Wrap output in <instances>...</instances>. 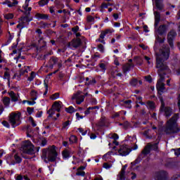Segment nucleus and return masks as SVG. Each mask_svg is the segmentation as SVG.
Wrapping results in <instances>:
<instances>
[{
	"label": "nucleus",
	"instance_id": "1",
	"mask_svg": "<svg viewBox=\"0 0 180 180\" xmlns=\"http://www.w3.org/2000/svg\"><path fill=\"white\" fill-rule=\"evenodd\" d=\"M169 47L167 45H163L162 49L159 51V53L156 54V68L158 69V73L160 77L156 84V88L159 92H164L165 84L162 82L165 79V75L167 72H171L167 63H164V61H167V60L169 58Z\"/></svg>",
	"mask_w": 180,
	"mask_h": 180
},
{
	"label": "nucleus",
	"instance_id": "2",
	"mask_svg": "<svg viewBox=\"0 0 180 180\" xmlns=\"http://www.w3.org/2000/svg\"><path fill=\"white\" fill-rule=\"evenodd\" d=\"M179 119V114H174L168 121L165 128V133L171 134L172 133H179L180 126L178 127L176 122Z\"/></svg>",
	"mask_w": 180,
	"mask_h": 180
},
{
	"label": "nucleus",
	"instance_id": "3",
	"mask_svg": "<svg viewBox=\"0 0 180 180\" xmlns=\"http://www.w3.org/2000/svg\"><path fill=\"white\" fill-rule=\"evenodd\" d=\"M41 158L44 159V162H47V158L50 162H55L56 160H57L56 146H52L48 148L43 149Z\"/></svg>",
	"mask_w": 180,
	"mask_h": 180
},
{
	"label": "nucleus",
	"instance_id": "4",
	"mask_svg": "<svg viewBox=\"0 0 180 180\" xmlns=\"http://www.w3.org/2000/svg\"><path fill=\"white\" fill-rule=\"evenodd\" d=\"M151 152V148H150V143L147 144V146H145L143 150L141 152V154H140L138 158L135 160L134 162H131L132 165H136V164H139L140 161L144 158V155H147L148 154H150Z\"/></svg>",
	"mask_w": 180,
	"mask_h": 180
},
{
	"label": "nucleus",
	"instance_id": "5",
	"mask_svg": "<svg viewBox=\"0 0 180 180\" xmlns=\"http://www.w3.org/2000/svg\"><path fill=\"white\" fill-rule=\"evenodd\" d=\"M23 153L25 154L32 155L34 154V146L30 141H27L22 146Z\"/></svg>",
	"mask_w": 180,
	"mask_h": 180
},
{
	"label": "nucleus",
	"instance_id": "6",
	"mask_svg": "<svg viewBox=\"0 0 180 180\" xmlns=\"http://www.w3.org/2000/svg\"><path fill=\"white\" fill-rule=\"evenodd\" d=\"M160 101H161V106L160 109V112H162V113H164L166 117H169V116L172 115V109L170 107L165 106V103H164V100L162 98H160Z\"/></svg>",
	"mask_w": 180,
	"mask_h": 180
},
{
	"label": "nucleus",
	"instance_id": "7",
	"mask_svg": "<svg viewBox=\"0 0 180 180\" xmlns=\"http://www.w3.org/2000/svg\"><path fill=\"white\" fill-rule=\"evenodd\" d=\"M10 123L15 127V126H19V120H20V112L15 113L12 112L10 114Z\"/></svg>",
	"mask_w": 180,
	"mask_h": 180
},
{
	"label": "nucleus",
	"instance_id": "8",
	"mask_svg": "<svg viewBox=\"0 0 180 180\" xmlns=\"http://www.w3.org/2000/svg\"><path fill=\"white\" fill-rule=\"evenodd\" d=\"M109 120L103 115L100 118L99 121L96 124V127L99 130L102 129V127H109Z\"/></svg>",
	"mask_w": 180,
	"mask_h": 180
},
{
	"label": "nucleus",
	"instance_id": "9",
	"mask_svg": "<svg viewBox=\"0 0 180 180\" xmlns=\"http://www.w3.org/2000/svg\"><path fill=\"white\" fill-rule=\"evenodd\" d=\"M176 37V32L174 30H172L167 34V41L172 49H174V39Z\"/></svg>",
	"mask_w": 180,
	"mask_h": 180
},
{
	"label": "nucleus",
	"instance_id": "10",
	"mask_svg": "<svg viewBox=\"0 0 180 180\" xmlns=\"http://www.w3.org/2000/svg\"><path fill=\"white\" fill-rule=\"evenodd\" d=\"M155 180H168V172L162 170L157 172L155 174Z\"/></svg>",
	"mask_w": 180,
	"mask_h": 180
},
{
	"label": "nucleus",
	"instance_id": "11",
	"mask_svg": "<svg viewBox=\"0 0 180 180\" xmlns=\"http://www.w3.org/2000/svg\"><path fill=\"white\" fill-rule=\"evenodd\" d=\"M130 151H131V149L129 148V146L124 144V145H121L120 146V149L118 150V153L120 155L125 156V155H129L130 153Z\"/></svg>",
	"mask_w": 180,
	"mask_h": 180
},
{
	"label": "nucleus",
	"instance_id": "12",
	"mask_svg": "<svg viewBox=\"0 0 180 180\" xmlns=\"http://www.w3.org/2000/svg\"><path fill=\"white\" fill-rule=\"evenodd\" d=\"M81 91H77V94H73L72 97V100L74 101V99H76V103L77 105H81L82 102H84L85 99V96L81 95Z\"/></svg>",
	"mask_w": 180,
	"mask_h": 180
},
{
	"label": "nucleus",
	"instance_id": "13",
	"mask_svg": "<svg viewBox=\"0 0 180 180\" xmlns=\"http://www.w3.org/2000/svg\"><path fill=\"white\" fill-rule=\"evenodd\" d=\"M81 39L77 38L75 39H72V41L69 42L68 44V47H73V49H78L79 46L82 44Z\"/></svg>",
	"mask_w": 180,
	"mask_h": 180
},
{
	"label": "nucleus",
	"instance_id": "14",
	"mask_svg": "<svg viewBox=\"0 0 180 180\" xmlns=\"http://www.w3.org/2000/svg\"><path fill=\"white\" fill-rule=\"evenodd\" d=\"M24 13L25 16L21 17V20L23 22H27V23L28 22H32V20H33V17L30 16V12L25 10Z\"/></svg>",
	"mask_w": 180,
	"mask_h": 180
},
{
	"label": "nucleus",
	"instance_id": "15",
	"mask_svg": "<svg viewBox=\"0 0 180 180\" xmlns=\"http://www.w3.org/2000/svg\"><path fill=\"white\" fill-rule=\"evenodd\" d=\"M167 27L165 25H162L157 29V32L158 34H160V36H162V34H165V33H167Z\"/></svg>",
	"mask_w": 180,
	"mask_h": 180
},
{
	"label": "nucleus",
	"instance_id": "16",
	"mask_svg": "<svg viewBox=\"0 0 180 180\" xmlns=\"http://www.w3.org/2000/svg\"><path fill=\"white\" fill-rule=\"evenodd\" d=\"M154 15H155V27L157 28V26H158V24L161 20V14H160L158 11H155Z\"/></svg>",
	"mask_w": 180,
	"mask_h": 180
},
{
	"label": "nucleus",
	"instance_id": "17",
	"mask_svg": "<svg viewBox=\"0 0 180 180\" xmlns=\"http://www.w3.org/2000/svg\"><path fill=\"white\" fill-rule=\"evenodd\" d=\"M49 63H50L49 68L53 69L54 68V65L58 63V58H56L54 56L51 57L49 60Z\"/></svg>",
	"mask_w": 180,
	"mask_h": 180
},
{
	"label": "nucleus",
	"instance_id": "18",
	"mask_svg": "<svg viewBox=\"0 0 180 180\" xmlns=\"http://www.w3.org/2000/svg\"><path fill=\"white\" fill-rule=\"evenodd\" d=\"M131 68H134V64L127 63V64L124 65L122 67L124 74H126V72H127V71H130Z\"/></svg>",
	"mask_w": 180,
	"mask_h": 180
},
{
	"label": "nucleus",
	"instance_id": "19",
	"mask_svg": "<svg viewBox=\"0 0 180 180\" xmlns=\"http://www.w3.org/2000/svg\"><path fill=\"white\" fill-rule=\"evenodd\" d=\"M8 95L11 97L12 102H18V101H19V94H16L13 91H10Z\"/></svg>",
	"mask_w": 180,
	"mask_h": 180
},
{
	"label": "nucleus",
	"instance_id": "20",
	"mask_svg": "<svg viewBox=\"0 0 180 180\" xmlns=\"http://www.w3.org/2000/svg\"><path fill=\"white\" fill-rule=\"evenodd\" d=\"M126 165H124L121 169L120 174H118L119 179L118 180H124V175L126 174Z\"/></svg>",
	"mask_w": 180,
	"mask_h": 180
},
{
	"label": "nucleus",
	"instance_id": "21",
	"mask_svg": "<svg viewBox=\"0 0 180 180\" xmlns=\"http://www.w3.org/2000/svg\"><path fill=\"white\" fill-rule=\"evenodd\" d=\"M18 2L17 0H13V2L9 1H6L3 3V5H7L9 8H12L13 6H16L18 5Z\"/></svg>",
	"mask_w": 180,
	"mask_h": 180
},
{
	"label": "nucleus",
	"instance_id": "22",
	"mask_svg": "<svg viewBox=\"0 0 180 180\" xmlns=\"http://www.w3.org/2000/svg\"><path fill=\"white\" fill-rule=\"evenodd\" d=\"M51 108L56 110V112H61V104H60V102L56 101Z\"/></svg>",
	"mask_w": 180,
	"mask_h": 180
},
{
	"label": "nucleus",
	"instance_id": "23",
	"mask_svg": "<svg viewBox=\"0 0 180 180\" xmlns=\"http://www.w3.org/2000/svg\"><path fill=\"white\" fill-rule=\"evenodd\" d=\"M35 17L37 19H43V20L49 19V15H47V14L37 13L35 15Z\"/></svg>",
	"mask_w": 180,
	"mask_h": 180
},
{
	"label": "nucleus",
	"instance_id": "24",
	"mask_svg": "<svg viewBox=\"0 0 180 180\" xmlns=\"http://www.w3.org/2000/svg\"><path fill=\"white\" fill-rule=\"evenodd\" d=\"M155 2L156 8L158 9V11H162V9H164V5L160 2V0H155Z\"/></svg>",
	"mask_w": 180,
	"mask_h": 180
},
{
	"label": "nucleus",
	"instance_id": "25",
	"mask_svg": "<svg viewBox=\"0 0 180 180\" xmlns=\"http://www.w3.org/2000/svg\"><path fill=\"white\" fill-rule=\"evenodd\" d=\"M3 103L4 106L8 107L11 104V98L9 97H4L3 98Z\"/></svg>",
	"mask_w": 180,
	"mask_h": 180
},
{
	"label": "nucleus",
	"instance_id": "26",
	"mask_svg": "<svg viewBox=\"0 0 180 180\" xmlns=\"http://www.w3.org/2000/svg\"><path fill=\"white\" fill-rule=\"evenodd\" d=\"M29 2H30V0H25V5L22 6L25 11H27L30 13V11H32L31 7L29 6Z\"/></svg>",
	"mask_w": 180,
	"mask_h": 180
},
{
	"label": "nucleus",
	"instance_id": "27",
	"mask_svg": "<svg viewBox=\"0 0 180 180\" xmlns=\"http://www.w3.org/2000/svg\"><path fill=\"white\" fill-rule=\"evenodd\" d=\"M150 150H154V151H157V150H158V143H155L153 144H151L150 143Z\"/></svg>",
	"mask_w": 180,
	"mask_h": 180
},
{
	"label": "nucleus",
	"instance_id": "28",
	"mask_svg": "<svg viewBox=\"0 0 180 180\" xmlns=\"http://www.w3.org/2000/svg\"><path fill=\"white\" fill-rule=\"evenodd\" d=\"M30 95L32 98V101H36L37 99V92L34 90H32L30 93Z\"/></svg>",
	"mask_w": 180,
	"mask_h": 180
},
{
	"label": "nucleus",
	"instance_id": "29",
	"mask_svg": "<svg viewBox=\"0 0 180 180\" xmlns=\"http://www.w3.org/2000/svg\"><path fill=\"white\" fill-rule=\"evenodd\" d=\"M63 158H70V151L65 150L62 152Z\"/></svg>",
	"mask_w": 180,
	"mask_h": 180
},
{
	"label": "nucleus",
	"instance_id": "30",
	"mask_svg": "<svg viewBox=\"0 0 180 180\" xmlns=\"http://www.w3.org/2000/svg\"><path fill=\"white\" fill-rule=\"evenodd\" d=\"M147 108H148V109H154L155 108V104L153 101H148Z\"/></svg>",
	"mask_w": 180,
	"mask_h": 180
},
{
	"label": "nucleus",
	"instance_id": "31",
	"mask_svg": "<svg viewBox=\"0 0 180 180\" xmlns=\"http://www.w3.org/2000/svg\"><path fill=\"white\" fill-rule=\"evenodd\" d=\"M65 110L68 113H74V112H75V108L72 106H70L69 108H66Z\"/></svg>",
	"mask_w": 180,
	"mask_h": 180
},
{
	"label": "nucleus",
	"instance_id": "32",
	"mask_svg": "<svg viewBox=\"0 0 180 180\" xmlns=\"http://www.w3.org/2000/svg\"><path fill=\"white\" fill-rule=\"evenodd\" d=\"M129 84L131 86H136L139 84V80L137 79H132Z\"/></svg>",
	"mask_w": 180,
	"mask_h": 180
},
{
	"label": "nucleus",
	"instance_id": "33",
	"mask_svg": "<svg viewBox=\"0 0 180 180\" xmlns=\"http://www.w3.org/2000/svg\"><path fill=\"white\" fill-rule=\"evenodd\" d=\"M47 112L49 115L48 116V117H53V115H54V113H56V110L51 108L49 110H48Z\"/></svg>",
	"mask_w": 180,
	"mask_h": 180
},
{
	"label": "nucleus",
	"instance_id": "34",
	"mask_svg": "<svg viewBox=\"0 0 180 180\" xmlns=\"http://www.w3.org/2000/svg\"><path fill=\"white\" fill-rule=\"evenodd\" d=\"M49 4V0H40L39 1V6H44V5H47Z\"/></svg>",
	"mask_w": 180,
	"mask_h": 180
},
{
	"label": "nucleus",
	"instance_id": "35",
	"mask_svg": "<svg viewBox=\"0 0 180 180\" xmlns=\"http://www.w3.org/2000/svg\"><path fill=\"white\" fill-rule=\"evenodd\" d=\"M69 141L70 143H77V136H74V135H72L70 139H69Z\"/></svg>",
	"mask_w": 180,
	"mask_h": 180
},
{
	"label": "nucleus",
	"instance_id": "36",
	"mask_svg": "<svg viewBox=\"0 0 180 180\" xmlns=\"http://www.w3.org/2000/svg\"><path fill=\"white\" fill-rule=\"evenodd\" d=\"M4 18L7 20H9V19H13V13L6 14L4 15Z\"/></svg>",
	"mask_w": 180,
	"mask_h": 180
},
{
	"label": "nucleus",
	"instance_id": "37",
	"mask_svg": "<svg viewBox=\"0 0 180 180\" xmlns=\"http://www.w3.org/2000/svg\"><path fill=\"white\" fill-rule=\"evenodd\" d=\"M57 98H60L59 93H56V94H53L52 96H51V99H52V101H55V99H57Z\"/></svg>",
	"mask_w": 180,
	"mask_h": 180
},
{
	"label": "nucleus",
	"instance_id": "38",
	"mask_svg": "<svg viewBox=\"0 0 180 180\" xmlns=\"http://www.w3.org/2000/svg\"><path fill=\"white\" fill-rule=\"evenodd\" d=\"M76 174L78 175L79 176H84L85 175V172L82 170H79L78 169Z\"/></svg>",
	"mask_w": 180,
	"mask_h": 180
},
{
	"label": "nucleus",
	"instance_id": "39",
	"mask_svg": "<svg viewBox=\"0 0 180 180\" xmlns=\"http://www.w3.org/2000/svg\"><path fill=\"white\" fill-rule=\"evenodd\" d=\"M14 158L18 164H20V162H22V159L18 155H15Z\"/></svg>",
	"mask_w": 180,
	"mask_h": 180
},
{
	"label": "nucleus",
	"instance_id": "40",
	"mask_svg": "<svg viewBox=\"0 0 180 180\" xmlns=\"http://www.w3.org/2000/svg\"><path fill=\"white\" fill-rule=\"evenodd\" d=\"M143 98L142 97H138L136 98V103H140L141 105H146V103L142 101Z\"/></svg>",
	"mask_w": 180,
	"mask_h": 180
},
{
	"label": "nucleus",
	"instance_id": "41",
	"mask_svg": "<svg viewBox=\"0 0 180 180\" xmlns=\"http://www.w3.org/2000/svg\"><path fill=\"white\" fill-rule=\"evenodd\" d=\"M171 180H180V174L173 175V176L171 178Z\"/></svg>",
	"mask_w": 180,
	"mask_h": 180
},
{
	"label": "nucleus",
	"instance_id": "42",
	"mask_svg": "<svg viewBox=\"0 0 180 180\" xmlns=\"http://www.w3.org/2000/svg\"><path fill=\"white\" fill-rule=\"evenodd\" d=\"M96 84V80L95 79H93L92 80H90L89 82H86L85 85H94Z\"/></svg>",
	"mask_w": 180,
	"mask_h": 180
},
{
	"label": "nucleus",
	"instance_id": "43",
	"mask_svg": "<svg viewBox=\"0 0 180 180\" xmlns=\"http://www.w3.org/2000/svg\"><path fill=\"white\" fill-rule=\"evenodd\" d=\"M4 78H5V79H8V85H10V82H9V78H10V75H9V72H4Z\"/></svg>",
	"mask_w": 180,
	"mask_h": 180
},
{
	"label": "nucleus",
	"instance_id": "44",
	"mask_svg": "<svg viewBox=\"0 0 180 180\" xmlns=\"http://www.w3.org/2000/svg\"><path fill=\"white\" fill-rule=\"evenodd\" d=\"M111 75H112V77H113V78H116V77L117 75V70H112L111 72Z\"/></svg>",
	"mask_w": 180,
	"mask_h": 180
},
{
	"label": "nucleus",
	"instance_id": "45",
	"mask_svg": "<svg viewBox=\"0 0 180 180\" xmlns=\"http://www.w3.org/2000/svg\"><path fill=\"white\" fill-rule=\"evenodd\" d=\"M34 110V108H33L28 107L27 108V111L29 113V115H32V113H33Z\"/></svg>",
	"mask_w": 180,
	"mask_h": 180
},
{
	"label": "nucleus",
	"instance_id": "46",
	"mask_svg": "<svg viewBox=\"0 0 180 180\" xmlns=\"http://www.w3.org/2000/svg\"><path fill=\"white\" fill-rule=\"evenodd\" d=\"M30 122H31L32 126H33V127H36L37 124L36 122H34V120H33V117H30Z\"/></svg>",
	"mask_w": 180,
	"mask_h": 180
},
{
	"label": "nucleus",
	"instance_id": "47",
	"mask_svg": "<svg viewBox=\"0 0 180 180\" xmlns=\"http://www.w3.org/2000/svg\"><path fill=\"white\" fill-rule=\"evenodd\" d=\"M44 85H45V87H46V91L44 93V96H46V95H47V92L49 91V85L46 82H44Z\"/></svg>",
	"mask_w": 180,
	"mask_h": 180
},
{
	"label": "nucleus",
	"instance_id": "48",
	"mask_svg": "<svg viewBox=\"0 0 180 180\" xmlns=\"http://www.w3.org/2000/svg\"><path fill=\"white\" fill-rule=\"evenodd\" d=\"M112 165H109L108 163H103V168H105V169H109V168H111Z\"/></svg>",
	"mask_w": 180,
	"mask_h": 180
},
{
	"label": "nucleus",
	"instance_id": "49",
	"mask_svg": "<svg viewBox=\"0 0 180 180\" xmlns=\"http://www.w3.org/2000/svg\"><path fill=\"white\" fill-rule=\"evenodd\" d=\"M94 20H95V18L94 17H92L91 15H89L87 17V22H94Z\"/></svg>",
	"mask_w": 180,
	"mask_h": 180
},
{
	"label": "nucleus",
	"instance_id": "50",
	"mask_svg": "<svg viewBox=\"0 0 180 180\" xmlns=\"http://www.w3.org/2000/svg\"><path fill=\"white\" fill-rule=\"evenodd\" d=\"M139 47L143 50H147V49H148V46H146L144 44H139Z\"/></svg>",
	"mask_w": 180,
	"mask_h": 180
},
{
	"label": "nucleus",
	"instance_id": "51",
	"mask_svg": "<svg viewBox=\"0 0 180 180\" xmlns=\"http://www.w3.org/2000/svg\"><path fill=\"white\" fill-rule=\"evenodd\" d=\"M79 30V27L75 26V27L72 28V32H74V33H77Z\"/></svg>",
	"mask_w": 180,
	"mask_h": 180
},
{
	"label": "nucleus",
	"instance_id": "52",
	"mask_svg": "<svg viewBox=\"0 0 180 180\" xmlns=\"http://www.w3.org/2000/svg\"><path fill=\"white\" fill-rule=\"evenodd\" d=\"M124 103V105H128L129 108H131V105H130V103H131V100L125 101Z\"/></svg>",
	"mask_w": 180,
	"mask_h": 180
},
{
	"label": "nucleus",
	"instance_id": "53",
	"mask_svg": "<svg viewBox=\"0 0 180 180\" xmlns=\"http://www.w3.org/2000/svg\"><path fill=\"white\" fill-rule=\"evenodd\" d=\"M98 49L100 50V51L103 53V50H104L103 45H102L101 44H98Z\"/></svg>",
	"mask_w": 180,
	"mask_h": 180
},
{
	"label": "nucleus",
	"instance_id": "54",
	"mask_svg": "<svg viewBox=\"0 0 180 180\" xmlns=\"http://www.w3.org/2000/svg\"><path fill=\"white\" fill-rule=\"evenodd\" d=\"M34 78V72H31V76L28 78V80L30 81H33V79Z\"/></svg>",
	"mask_w": 180,
	"mask_h": 180
},
{
	"label": "nucleus",
	"instance_id": "55",
	"mask_svg": "<svg viewBox=\"0 0 180 180\" xmlns=\"http://www.w3.org/2000/svg\"><path fill=\"white\" fill-rule=\"evenodd\" d=\"M145 79H146V81H148V82H152L151 76H150V75L146 76Z\"/></svg>",
	"mask_w": 180,
	"mask_h": 180
},
{
	"label": "nucleus",
	"instance_id": "56",
	"mask_svg": "<svg viewBox=\"0 0 180 180\" xmlns=\"http://www.w3.org/2000/svg\"><path fill=\"white\" fill-rule=\"evenodd\" d=\"M99 66L101 70H106V65H105V63H101Z\"/></svg>",
	"mask_w": 180,
	"mask_h": 180
},
{
	"label": "nucleus",
	"instance_id": "57",
	"mask_svg": "<svg viewBox=\"0 0 180 180\" xmlns=\"http://www.w3.org/2000/svg\"><path fill=\"white\" fill-rule=\"evenodd\" d=\"M91 110H91V107H89V108H87V110L86 111H84V114L89 115V113H91Z\"/></svg>",
	"mask_w": 180,
	"mask_h": 180
},
{
	"label": "nucleus",
	"instance_id": "58",
	"mask_svg": "<svg viewBox=\"0 0 180 180\" xmlns=\"http://www.w3.org/2000/svg\"><path fill=\"white\" fill-rule=\"evenodd\" d=\"M105 36H106V34H105V32L103 31H102L100 34V39H105Z\"/></svg>",
	"mask_w": 180,
	"mask_h": 180
},
{
	"label": "nucleus",
	"instance_id": "59",
	"mask_svg": "<svg viewBox=\"0 0 180 180\" xmlns=\"http://www.w3.org/2000/svg\"><path fill=\"white\" fill-rule=\"evenodd\" d=\"M25 72H27V70L25 69H21L20 71V75H23V74H25Z\"/></svg>",
	"mask_w": 180,
	"mask_h": 180
},
{
	"label": "nucleus",
	"instance_id": "60",
	"mask_svg": "<svg viewBox=\"0 0 180 180\" xmlns=\"http://www.w3.org/2000/svg\"><path fill=\"white\" fill-rule=\"evenodd\" d=\"M175 155H180V148L174 150Z\"/></svg>",
	"mask_w": 180,
	"mask_h": 180
},
{
	"label": "nucleus",
	"instance_id": "61",
	"mask_svg": "<svg viewBox=\"0 0 180 180\" xmlns=\"http://www.w3.org/2000/svg\"><path fill=\"white\" fill-rule=\"evenodd\" d=\"M157 41H158V43H164V39H162V38L160 37H158Z\"/></svg>",
	"mask_w": 180,
	"mask_h": 180
},
{
	"label": "nucleus",
	"instance_id": "62",
	"mask_svg": "<svg viewBox=\"0 0 180 180\" xmlns=\"http://www.w3.org/2000/svg\"><path fill=\"white\" fill-rule=\"evenodd\" d=\"M46 144H47V140L43 139V140L41 141V146H46Z\"/></svg>",
	"mask_w": 180,
	"mask_h": 180
},
{
	"label": "nucleus",
	"instance_id": "63",
	"mask_svg": "<svg viewBox=\"0 0 180 180\" xmlns=\"http://www.w3.org/2000/svg\"><path fill=\"white\" fill-rule=\"evenodd\" d=\"M104 32V34L106 35L109 33H112V30H109V29H107L105 30V31H103Z\"/></svg>",
	"mask_w": 180,
	"mask_h": 180
},
{
	"label": "nucleus",
	"instance_id": "64",
	"mask_svg": "<svg viewBox=\"0 0 180 180\" xmlns=\"http://www.w3.org/2000/svg\"><path fill=\"white\" fill-rule=\"evenodd\" d=\"M2 124H4V126L6 127H9V123H8L6 121H3Z\"/></svg>",
	"mask_w": 180,
	"mask_h": 180
}]
</instances>
